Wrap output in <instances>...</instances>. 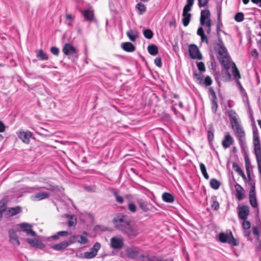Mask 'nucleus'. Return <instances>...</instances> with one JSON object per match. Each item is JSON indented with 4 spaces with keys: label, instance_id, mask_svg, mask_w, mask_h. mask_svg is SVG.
<instances>
[{
    "label": "nucleus",
    "instance_id": "bf43d9fd",
    "mask_svg": "<svg viewBox=\"0 0 261 261\" xmlns=\"http://www.w3.org/2000/svg\"><path fill=\"white\" fill-rule=\"evenodd\" d=\"M128 210L133 213H135L136 212L137 207L136 205L133 203H129L128 205Z\"/></svg>",
    "mask_w": 261,
    "mask_h": 261
},
{
    "label": "nucleus",
    "instance_id": "f03ea898",
    "mask_svg": "<svg viewBox=\"0 0 261 261\" xmlns=\"http://www.w3.org/2000/svg\"><path fill=\"white\" fill-rule=\"evenodd\" d=\"M228 116L234 134L238 140L241 150L246 151L247 146L246 141L245 132L241 122L238 120L236 112L233 110H229L228 111Z\"/></svg>",
    "mask_w": 261,
    "mask_h": 261
},
{
    "label": "nucleus",
    "instance_id": "5fc2aeb1",
    "mask_svg": "<svg viewBox=\"0 0 261 261\" xmlns=\"http://www.w3.org/2000/svg\"><path fill=\"white\" fill-rule=\"evenodd\" d=\"M100 244L98 242H96L94 244V245H93V247L91 248V249L95 253H97V252L98 251V250L100 249Z\"/></svg>",
    "mask_w": 261,
    "mask_h": 261
},
{
    "label": "nucleus",
    "instance_id": "e2e57ef3",
    "mask_svg": "<svg viewBox=\"0 0 261 261\" xmlns=\"http://www.w3.org/2000/svg\"><path fill=\"white\" fill-rule=\"evenodd\" d=\"M192 7V6L186 4L183 8L182 14H190L189 12L191 10Z\"/></svg>",
    "mask_w": 261,
    "mask_h": 261
},
{
    "label": "nucleus",
    "instance_id": "ddd939ff",
    "mask_svg": "<svg viewBox=\"0 0 261 261\" xmlns=\"http://www.w3.org/2000/svg\"><path fill=\"white\" fill-rule=\"evenodd\" d=\"M234 143V139L228 132L225 133L222 145L224 149L229 148Z\"/></svg>",
    "mask_w": 261,
    "mask_h": 261
},
{
    "label": "nucleus",
    "instance_id": "6ab92c4d",
    "mask_svg": "<svg viewBox=\"0 0 261 261\" xmlns=\"http://www.w3.org/2000/svg\"><path fill=\"white\" fill-rule=\"evenodd\" d=\"M211 14L209 10L208 9V7H206V9L203 10H201L200 14V23L201 25H205L206 19H210Z\"/></svg>",
    "mask_w": 261,
    "mask_h": 261
},
{
    "label": "nucleus",
    "instance_id": "f704fd0d",
    "mask_svg": "<svg viewBox=\"0 0 261 261\" xmlns=\"http://www.w3.org/2000/svg\"><path fill=\"white\" fill-rule=\"evenodd\" d=\"M191 14H182V22L184 27H187L190 23Z\"/></svg>",
    "mask_w": 261,
    "mask_h": 261
},
{
    "label": "nucleus",
    "instance_id": "423d86ee",
    "mask_svg": "<svg viewBox=\"0 0 261 261\" xmlns=\"http://www.w3.org/2000/svg\"><path fill=\"white\" fill-rule=\"evenodd\" d=\"M219 240L223 243H228L231 246H237L239 245V241L234 238L231 231H229V233H225L224 232H221L219 234Z\"/></svg>",
    "mask_w": 261,
    "mask_h": 261
},
{
    "label": "nucleus",
    "instance_id": "393cba45",
    "mask_svg": "<svg viewBox=\"0 0 261 261\" xmlns=\"http://www.w3.org/2000/svg\"><path fill=\"white\" fill-rule=\"evenodd\" d=\"M121 46L124 51L127 52H133L135 51L136 49L135 46L132 43L129 42L122 43Z\"/></svg>",
    "mask_w": 261,
    "mask_h": 261
},
{
    "label": "nucleus",
    "instance_id": "f257e3e1",
    "mask_svg": "<svg viewBox=\"0 0 261 261\" xmlns=\"http://www.w3.org/2000/svg\"><path fill=\"white\" fill-rule=\"evenodd\" d=\"M113 222L116 229L130 238H135L139 234L137 226L126 215L118 214L114 217Z\"/></svg>",
    "mask_w": 261,
    "mask_h": 261
},
{
    "label": "nucleus",
    "instance_id": "ea45409f",
    "mask_svg": "<svg viewBox=\"0 0 261 261\" xmlns=\"http://www.w3.org/2000/svg\"><path fill=\"white\" fill-rule=\"evenodd\" d=\"M87 233L86 231H84L82 235L79 236L80 240H79V243L82 244H86L88 242V239L87 238Z\"/></svg>",
    "mask_w": 261,
    "mask_h": 261
},
{
    "label": "nucleus",
    "instance_id": "a211bd4d",
    "mask_svg": "<svg viewBox=\"0 0 261 261\" xmlns=\"http://www.w3.org/2000/svg\"><path fill=\"white\" fill-rule=\"evenodd\" d=\"M27 242L32 247H35L36 248H39L41 249H43L45 248V245L44 243H43L41 241L37 240V239H33L31 238H28L27 240Z\"/></svg>",
    "mask_w": 261,
    "mask_h": 261
},
{
    "label": "nucleus",
    "instance_id": "c85d7f7f",
    "mask_svg": "<svg viewBox=\"0 0 261 261\" xmlns=\"http://www.w3.org/2000/svg\"><path fill=\"white\" fill-rule=\"evenodd\" d=\"M231 72L233 76V78L237 80H239L241 79V74L239 70L236 66V64L234 62H232L231 66Z\"/></svg>",
    "mask_w": 261,
    "mask_h": 261
},
{
    "label": "nucleus",
    "instance_id": "4d7b16f0",
    "mask_svg": "<svg viewBox=\"0 0 261 261\" xmlns=\"http://www.w3.org/2000/svg\"><path fill=\"white\" fill-rule=\"evenodd\" d=\"M244 222L242 223V227L244 229L248 230L251 226V224L249 221L243 220Z\"/></svg>",
    "mask_w": 261,
    "mask_h": 261
},
{
    "label": "nucleus",
    "instance_id": "a18cd8bd",
    "mask_svg": "<svg viewBox=\"0 0 261 261\" xmlns=\"http://www.w3.org/2000/svg\"><path fill=\"white\" fill-rule=\"evenodd\" d=\"M97 255L91 249L90 251L85 252L84 253V257L85 258L90 259L94 257Z\"/></svg>",
    "mask_w": 261,
    "mask_h": 261
},
{
    "label": "nucleus",
    "instance_id": "864d4df0",
    "mask_svg": "<svg viewBox=\"0 0 261 261\" xmlns=\"http://www.w3.org/2000/svg\"><path fill=\"white\" fill-rule=\"evenodd\" d=\"M197 68L198 70L201 72H203L205 71V67L203 62H200L197 63Z\"/></svg>",
    "mask_w": 261,
    "mask_h": 261
},
{
    "label": "nucleus",
    "instance_id": "774afa93",
    "mask_svg": "<svg viewBox=\"0 0 261 261\" xmlns=\"http://www.w3.org/2000/svg\"><path fill=\"white\" fill-rule=\"evenodd\" d=\"M236 83H237V85L238 86V88H239L240 92L241 93H243L244 92H245V89H244V88L242 86L239 80H237Z\"/></svg>",
    "mask_w": 261,
    "mask_h": 261
},
{
    "label": "nucleus",
    "instance_id": "7c9ffc66",
    "mask_svg": "<svg viewBox=\"0 0 261 261\" xmlns=\"http://www.w3.org/2000/svg\"><path fill=\"white\" fill-rule=\"evenodd\" d=\"M37 53L36 57L40 60L44 61L48 59V56L47 54L45 53L42 49L35 51Z\"/></svg>",
    "mask_w": 261,
    "mask_h": 261
},
{
    "label": "nucleus",
    "instance_id": "0e129e2a",
    "mask_svg": "<svg viewBox=\"0 0 261 261\" xmlns=\"http://www.w3.org/2000/svg\"><path fill=\"white\" fill-rule=\"evenodd\" d=\"M232 168L236 172H238L240 170L242 169L241 167L239 166V165L238 164V163L236 162L232 163Z\"/></svg>",
    "mask_w": 261,
    "mask_h": 261
},
{
    "label": "nucleus",
    "instance_id": "e433bc0d",
    "mask_svg": "<svg viewBox=\"0 0 261 261\" xmlns=\"http://www.w3.org/2000/svg\"><path fill=\"white\" fill-rule=\"evenodd\" d=\"M7 208V203L5 200L2 199L0 201V220L3 217V213L5 212Z\"/></svg>",
    "mask_w": 261,
    "mask_h": 261
},
{
    "label": "nucleus",
    "instance_id": "c756f323",
    "mask_svg": "<svg viewBox=\"0 0 261 261\" xmlns=\"http://www.w3.org/2000/svg\"><path fill=\"white\" fill-rule=\"evenodd\" d=\"M22 212V207L20 206H16L14 207H10L8 209V212L9 216H14Z\"/></svg>",
    "mask_w": 261,
    "mask_h": 261
},
{
    "label": "nucleus",
    "instance_id": "1a4fd4ad",
    "mask_svg": "<svg viewBox=\"0 0 261 261\" xmlns=\"http://www.w3.org/2000/svg\"><path fill=\"white\" fill-rule=\"evenodd\" d=\"M189 51L190 56L192 59L202 60V54L196 44H190L189 46Z\"/></svg>",
    "mask_w": 261,
    "mask_h": 261
},
{
    "label": "nucleus",
    "instance_id": "473e14b6",
    "mask_svg": "<svg viewBox=\"0 0 261 261\" xmlns=\"http://www.w3.org/2000/svg\"><path fill=\"white\" fill-rule=\"evenodd\" d=\"M213 58H214V57H213ZM211 66H212V69L213 70V71L214 73L215 80L218 83V84L219 85H220V82L219 78L218 77V75H219V72H218L216 71V66L215 65V61L214 59H213V60L211 62Z\"/></svg>",
    "mask_w": 261,
    "mask_h": 261
},
{
    "label": "nucleus",
    "instance_id": "c9c22d12",
    "mask_svg": "<svg viewBox=\"0 0 261 261\" xmlns=\"http://www.w3.org/2000/svg\"><path fill=\"white\" fill-rule=\"evenodd\" d=\"M70 234V232L68 231H60L57 232L56 234L52 236L51 238L54 240H58L60 236H67Z\"/></svg>",
    "mask_w": 261,
    "mask_h": 261
},
{
    "label": "nucleus",
    "instance_id": "680f3d73",
    "mask_svg": "<svg viewBox=\"0 0 261 261\" xmlns=\"http://www.w3.org/2000/svg\"><path fill=\"white\" fill-rule=\"evenodd\" d=\"M205 25L207 28L206 30V33L207 34H210L211 32V19L207 20L206 22H205Z\"/></svg>",
    "mask_w": 261,
    "mask_h": 261
},
{
    "label": "nucleus",
    "instance_id": "5701e85b",
    "mask_svg": "<svg viewBox=\"0 0 261 261\" xmlns=\"http://www.w3.org/2000/svg\"><path fill=\"white\" fill-rule=\"evenodd\" d=\"M242 152L244 154V160L246 172H249L250 171V168H252V166H251V162L248 156V147L246 148V151L242 150Z\"/></svg>",
    "mask_w": 261,
    "mask_h": 261
},
{
    "label": "nucleus",
    "instance_id": "c03bdc74",
    "mask_svg": "<svg viewBox=\"0 0 261 261\" xmlns=\"http://www.w3.org/2000/svg\"><path fill=\"white\" fill-rule=\"evenodd\" d=\"M234 18L237 22H241L244 19V15L243 12H238L236 14Z\"/></svg>",
    "mask_w": 261,
    "mask_h": 261
},
{
    "label": "nucleus",
    "instance_id": "69168bd1",
    "mask_svg": "<svg viewBox=\"0 0 261 261\" xmlns=\"http://www.w3.org/2000/svg\"><path fill=\"white\" fill-rule=\"evenodd\" d=\"M223 44H224V43L222 40L221 37L218 38V42L214 43V45H220L221 47H222V46H223Z\"/></svg>",
    "mask_w": 261,
    "mask_h": 261
},
{
    "label": "nucleus",
    "instance_id": "72a5a7b5",
    "mask_svg": "<svg viewBox=\"0 0 261 261\" xmlns=\"http://www.w3.org/2000/svg\"><path fill=\"white\" fill-rule=\"evenodd\" d=\"M210 185L212 189L217 190L219 188L221 183L216 178H212L210 180Z\"/></svg>",
    "mask_w": 261,
    "mask_h": 261
},
{
    "label": "nucleus",
    "instance_id": "8fccbe9b",
    "mask_svg": "<svg viewBox=\"0 0 261 261\" xmlns=\"http://www.w3.org/2000/svg\"><path fill=\"white\" fill-rule=\"evenodd\" d=\"M249 202L253 207H257L256 197H249Z\"/></svg>",
    "mask_w": 261,
    "mask_h": 261
},
{
    "label": "nucleus",
    "instance_id": "dca6fc26",
    "mask_svg": "<svg viewBox=\"0 0 261 261\" xmlns=\"http://www.w3.org/2000/svg\"><path fill=\"white\" fill-rule=\"evenodd\" d=\"M32 136L33 133L28 130L20 132L18 134V138L25 144H29L30 143V139Z\"/></svg>",
    "mask_w": 261,
    "mask_h": 261
},
{
    "label": "nucleus",
    "instance_id": "a878e982",
    "mask_svg": "<svg viewBox=\"0 0 261 261\" xmlns=\"http://www.w3.org/2000/svg\"><path fill=\"white\" fill-rule=\"evenodd\" d=\"M69 246L67 241H64L51 246V248L56 251H61Z\"/></svg>",
    "mask_w": 261,
    "mask_h": 261
},
{
    "label": "nucleus",
    "instance_id": "3c124183",
    "mask_svg": "<svg viewBox=\"0 0 261 261\" xmlns=\"http://www.w3.org/2000/svg\"><path fill=\"white\" fill-rule=\"evenodd\" d=\"M209 1L210 0H198V5L199 7H207Z\"/></svg>",
    "mask_w": 261,
    "mask_h": 261
},
{
    "label": "nucleus",
    "instance_id": "13d9d810",
    "mask_svg": "<svg viewBox=\"0 0 261 261\" xmlns=\"http://www.w3.org/2000/svg\"><path fill=\"white\" fill-rule=\"evenodd\" d=\"M211 104H212V106H211L212 111L214 113H216L217 112V110L218 107V101L212 102Z\"/></svg>",
    "mask_w": 261,
    "mask_h": 261
},
{
    "label": "nucleus",
    "instance_id": "cd10ccee",
    "mask_svg": "<svg viewBox=\"0 0 261 261\" xmlns=\"http://www.w3.org/2000/svg\"><path fill=\"white\" fill-rule=\"evenodd\" d=\"M126 35L129 39L133 42L135 41L137 38L139 37V33L136 30H129L127 32Z\"/></svg>",
    "mask_w": 261,
    "mask_h": 261
},
{
    "label": "nucleus",
    "instance_id": "39448f33",
    "mask_svg": "<svg viewBox=\"0 0 261 261\" xmlns=\"http://www.w3.org/2000/svg\"><path fill=\"white\" fill-rule=\"evenodd\" d=\"M138 247L130 246L125 249V254L128 258L132 259H140L145 257V255L140 252Z\"/></svg>",
    "mask_w": 261,
    "mask_h": 261
},
{
    "label": "nucleus",
    "instance_id": "9d476101",
    "mask_svg": "<svg viewBox=\"0 0 261 261\" xmlns=\"http://www.w3.org/2000/svg\"><path fill=\"white\" fill-rule=\"evenodd\" d=\"M238 217L239 219L246 220L247 219L248 216L249 214V208L247 205H243L242 206L238 207Z\"/></svg>",
    "mask_w": 261,
    "mask_h": 261
},
{
    "label": "nucleus",
    "instance_id": "412c9836",
    "mask_svg": "<svg viewBox=\"0 0 261 261\" xmlns=\"http://www.w3.org/2000/svg\"><path fill=\"white\" fill-rule=\"evenodd\" d=\"M8 233L11 243L14 245L19 246L20 242L15 231L13 229H10L8 231Z\"/></svg>",
    "mask_w": 261,
    "mask_h": 261
},
{
    "label": "nucleus",
    "instance_id": "4be33fe9",
    "mask_svg": "<svg viewBox=\"0 0 261 261\" xmlns=\"http://www.w3.org/2000/svg\"><path fill=\"white\" fill-rule=\"evenodd\" d=\"M83 15L85 19L88 21H96V20L94 17V12L90 9H86L83 12Z\"/></svg>",
    "mask_w": 261,
    "mask_h": 261
},
{
    "label": "nucleus",
    "instance_id": "f3484780",
    "mask_svg": "<svg viewBox=\"0 0 261 261\" xmlns=\"http://www.w3.org/2000/svg\"><path fill=\"white\" fill-rule=\"evenodd\" d=\"M234 187L237 193L236 194L237 199L239 201L243 199L245 196L244 189L237 182H236Z\"/></svg>",
    "mask_w": 261,
    "mask_h": 261
},
{
    "label": "nucleus",
    "instance_id": "09e8293b",
    "mask_svg": "<svg viewBox=\"0 0 261 261\" xmlns=\"http://www.w3.org/2000/svg\"><path fill=\"white\" fill-rule=\"evenodd\" d=\"M79 236L76 235H73L71 236L69 239L68 241H66L68 243H69V245L71 244H73L75 242H79Z\"/></svg>",
    "mask_w": 261,
    "mask_h": 261
},
{
    "label": "nucleus",
    "instance_id": "2f4dec72",
    "mask_svg": "<svg viewBox=\"0 0 261 261\" xmlns=\"http://www.w3.org/2000/svg\"><path fill=\"white\" fill-rule=\"evenodd\" d=\"M147 50L149 54L151 56H155L158 54L159 50L158 47L153 44L149 45L147 47Z\"/></svg>",
    "mask_w": 261,
    "mask_h": 261
},
{
    "label": "nucleus",
    "instance_id": "6e6552de",
    "mask_svg": "<svg viewBox=\"0 0 261 261\" xmlns=\"http://www.w3.org/2000/svg\"><path fill=\"white\" fill-rule=\"evenodd\" d=\"M62 51L66 56L74 55L76 58L79 57L78 50L70 43H65L63 46Z\"/></svg>",
    "mask_w": 261,
    "mask_h": 261
},
{
    "label": "nucleus",
    "instance_id": "37998d69",
    "mask_svg": "<svg viewBox=\"0 0 261 261\" xmlns=\"http://www.w3.org/2000/svg\"><path fill=\"white\" fill-rule=\"evenodd\" d=\"M213 81L211 77L207 75L206 76L204 80L203 79H202V83L200 84L201 85H204L206 87L210 86L212 84Z\"/></svg>",
    "mask_w": 261,
    "mask_h": 261
},
{
    "label": "nucleus",
    "instance_id": "7ed1b4c3",
    "mask_svg": "<svg viewBox=\"0 0 261 261\" xmlns=\"http://www.w3.org/2000/svg\"><path fill=\"white\" fill-rule=\"evenodd\" d=\"M214 50L217 53V57L221 64L228 67V61H230L227 49L224 44L221 47L220 45H214Z\"/></svg>",
    "mask_w": 261,
    "mask_h": 261
},
{
    "label": "nucleus",
    "instance_id": "a19ab883",
    "mask_svg": "<svg viewBox=\"0 0 261 261\" xmlns=\"http://www.w3.org/2000/svg\"><path fill=\"white\" fill-rule=\"evenodd\" d=\"M200 169L203 177L206 179L209 178V176L206 172V169L204 164L202 163H200L199 164Z\"/></svg>",
    "mask_w": 261,
    "mask_h": 261
},
{
    "label": "nucleus",
    "instance_id": "2eb2a0df",
    "mask_svg": "<svg viewBox=\"0 0 261 261\" xmlns=\"http://www.w3.org/2000/svg\"><path fill=\"white\" fill-rule=\"evenodd\" d=\"M221 65L224 68V69L222 70V79L224 82H228L230 80L231 77L230 73L229 72V69L231 66L230 61H228V68L223 64Z\"/></svg>",
    "mask_w": 261,
    "mask_h": 261
},
{
    "label": "nucleus",
    "instance_id": "0eeeda50",
    "mask_svg": "<svg viewBox=\"0 0 261 261\" xmlns=\"http://www.w3.org/2000/svg\"><path fill=\"white\" fill-rule=\"evenodd\" d=\"M137 202L139 207L144 212L155 213L158 210L150 202L141 199L137 200Z\"/></svg>",
    "mask_w": 261,
    "mask_h": 261
},
{
    "label": "nucleus",
    "instance_id": "b1692460",
    "mask_svg": "<svg viewBox=\"0 0 261 261\" xmlns=\"http://www.w3.org/2000/svg\"><path fill=\"white\" fill-rule=\"evenodd\" d=\"M49 196V193L46 192H41L36 193L32 197L34 200L40 201L48 198Z\"/></svg>",
    "mask_w": 261,
    "mask_h": 261
},
{
    "label": "nucleus",
    "instance_id": "f8f14e48",
    "mask_svg": "<svg viewBox=\"0 0 261 261\" xmlns=\"http://www.w3.org/2000/svg\"><path fill=\"white\" fill-rule=\"evenodd\" d=\"M111 246L114 249H121L123 247V239L121 238L113 237L110 241Z\"/></svg>",
    "mask_w": 261,
    "mask_h": 261
},
{
    "label": "nucleus",
    "instance_id": "79ce46f5",
    "mask_svg": "<svg viewBox=\"0 0 261 261\" xmlns=\"http://www.w3.org/2000/svg\"><path fill=\"white\" fill-rule=\"evenodd\" d=\"M143 35L147 39H151L153 36V33L150 29H145L143 31Z\"/></svg>",
    "mask_w": 261,
    "mask_h": 261
},
{
    "label": "nucleus",
    "instance_id": "9b49d317",
    "mask_svg": "<svg viewBox=\"0 0 261 261\" xmlns=\"http://www.w3.org/2000/svg\"><path fill=\"white\" fill-rule=\"evenodd\" d=\"M20 230L25 232L28 234L33 237L37 236V233L32 229V225L27 223H22L18 224Z\"/></svg>",
    "mask_w": 261,
    "mask_h": 261
},
{
    "label": "nucleus",
    "instance_id": "58836bf2",
    "mask_svg": "<svg viewBox=\"0 0 261 261\" xmlns=\"http://www.w3.org/2000/svg\"><path fill=\"white\" fill-rule=\"evenodd\" d=\"M67 217L70 219L68 222V225L69 227L74 226L76 223V219L74 215H67Z\"/></svg>",
    "mask_w": 261,
    "mask_h": 261
},
{
    "label": "nucleus",
    "instance_id": "aec40b11",
    "mask_svg": "<svg viewBox=\"0 0 261 261\" xmlns=\"http://www.w3.org/2000/svg\"><path fill=\"white\" fill-rule=\"evenodd\" d=\"M40 188L50 191L51 192L58 191L62 192L64 191V189L62 187H59L57 185H53L49 182H46V186L41 187Z\"/></svg>",
    "mask_w": 261,
    "mask_h": 261
},
{
    "label": "nucleus",
    "instance_id": "338daca9",
    "mask_svg": "<svg viewBox=\"0 0 261 261\" xmlns=\"http://www.w3.org/2000/svg\"><path fill=\"white\" fill-rule=\"evenodd\" d=\"M197 34L200 37L205 35L204 30L202 27H199L197 31Z\"/></svg>",
    "mask_w": 261,
    "mask_h": 261
},
{
    "label": "nucleus",
    "instance_id": "603ef678",
    "mask_svg": "<svg viewBox=\"0 0 261 261\" xmlns=\"http://www.w3.org/2000/svg\"><path fill=\"white\" fill-rule=\"evenodd\" d=\"M50 51L52 54L55 56H58L60 53V50L59 48L56 46H52L50 48Z\"/></svg>",
    "mask_w": 261,
    "mask_h": 261
},
{
    "label": "nucleus",
    "instance_id": "49530a36",
    "mask_svg": "<svg viewBox=\"0 0 261 261\" xmlns=\"http://www.w3.org/2000/svg\"><path fill=\"white\" fill-rule=\"evenodd\" d=\"M212 203L211 204L212 207L215 211H217L219 208V203L218 201L216 199V197H213L212 198Z\"/></svg>",
    "mask_w": 261,
    "mask_h": 261
},
{
    "label": "nucleus",
    "instance_id": "6e6d98bb",
    "mask_svg": "<svg viewBox=\"0 0 261 261\" xmlns=\"http://www.w3.org/2000/svg\"><path fill=\"white\" fill-rule=\"evenodd\" d=\"M193 76L196 79L197 81L199 82V84H201L203 77L201 76L200 73H196V72H194Z\"/></svg>",
    "mask_w": 261,
    "mask_h": 261
},
{
    "label": "nucleus",
    "instance_id": "de8ad7c7",
    "mask_svg": "<svg viewBox=\"0 0 261 261\" xmlns=\"http://www.w3.org/2000/svg\"><path fill=\"white\" fill-rule=\"evenodd\" d=\"M114 196L115 198L116 201L122 204L124 202V198L122 196H120L117 192H114L113 193Z\"/></svg>",
    "mask_w": 261,
    "mask_h": 261
},
{
    "label": "nucleus",
    "instance_id": "4468645a",
    "mask_svg": "<svg viewBox=\"0 0 261 261\" xmlns=\"http://www.w3.org/2000/svg\"><path fill=\"white\" fill-rule=\"evenodd\" d=\"M215 128L212 123L209 125L208 129L207 132V140L211 148L215 150L213 146V141L214 140Z\"/></svg>",
    "mask_w": 261,
    "mask_h": 261
},
{
    "label": "nucleus",
    "instance_id": "20e7f679",
    "mask_svg": "<svg viewBox=\"0 0 261 261\" xmlns=\"http://www.w3.org/2000/svg\"><path fill=\"white\" fill-rule=\"evenodd\" d=\"M251 125L253 132V145L254 152L261 151V141L259 138V132L255 124V120L253 118V114L250 115Z\"/></svg>",
    "mask_w": 261,
    "mask_h": 261
},
{
    "label": "nucleus",
    "instance_id": "4c0bfd02",
    "mask_svg": "<svg viewBox=\"0 0 261 261\" xmlns=\"http://www.w3.org/2000/svg\"><path fill=\"white\" fill-rule=\"evenodd\" d=\"M136 8L138 10L140 15L143 14L146 11V6L141 3L137 4Z\"/></svg>",
    "mask_w": 261,
    "mask_h": 261
},
{
    "label": "nucleus",
    "instance_id": "052dcab7",
    "mask_svg": "<svg viewBox=\"0 0 261 261\" xmlns=\"http://www.w3.org/2000/svg\"><path fill=\"white\" fill-rule=\"evenodd\" d=\"M154 63L159 67L162 66V59L161 57H157L154 59Z\"/></svg>",
    "mask_w": 261,
    "mask_h": 261
},
{
    "label": "nucleus",
    "instance_id": "bb28decb",
    "mask_svg": "<svg viewBox=\"0 0 261 261\" xmlns=\"http://www.w3.org/2000/svg\"><path fill=\"white\" fill-rule=\"evenodd\" d=\"M162 197L163 200L167 203H172L175 200L174 196L172 194L168 192L164 193L162 194Z\"/></svg>",
    "mask_w": 261,
    "mask_h": 261
}]
</instances>
